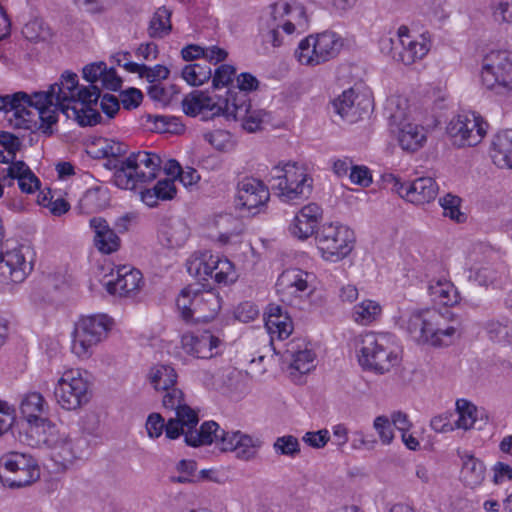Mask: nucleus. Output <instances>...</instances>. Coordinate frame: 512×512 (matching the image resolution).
Wrapping results in <instances>:
<instances>
[{
    "instance_id": "473e14b6",
    "label": "nucleus",
    "mask_w": 512,
    "mask_h": 512,
    "mask_svg": "<svg viewBox=\"0 0 512 512\" xmlns=\"http://www.w3.org/2000/svg\"><path fill=\"white\" fill-rule=\"evenodd\" d=\"M491 158L498 167L512 169V130L502 131L495 136Z\"/></svg>"
},
{
    "instance_id": "f3484780",
    "label": "nucleus",
    "mask_w": 512,
    "mask_h": 512,
    "mask_svg": "<svg viewBox=\"0 0 512 512\" xmlns=\"http://www.w3.org/2000/svg\"><path fill=\"white\" fill-rule=\"evenodd\" d=\"M487 124L475 113H466L453 118L447 131L454 144L462 146H475L481 142L486 134Z\"/></svg>"
},
{
    "instance_id": "9b49d317",
    "label": "nucleus",
    "mask_w": 512,
    "mask_h": 512,
    "mask_svg": "<svg viewBox=\"0 0 512 512\" xmlns=\"http://www.w3.org/2000/svg\"><path fill=\"white\" fill-rule=\"evenodd\" d=\"M90 383L79 370H66L58 379L54 397L64 410L75 411L85 406L91 399Z\"/></svg>"
},
{
    "instance_id": "a878e982",
    "label": "nucleus",
    "mask_w": 512,
    "mask_h": 512,
    "mask_svg": "<svg viewBox=\"0 0 512 512\" xmlns=\"http://www.w3.org/2000/svg\"><path fill=\"white\" fill-rule=\"evenodd\" d=\"M283 359L289 363L290 375L293 378L296 373L303 375L315 367V354L300 341H291L287 344Z\"/></svg>"
},
{
    "instance_id": "3c124183",
    "label": "nucleus",
    "mask_w": 512,
    "mask_h": 512,
    "mask_svg": "<svg viewBox=\"0 0 512 512\" xmlns=\"http://www.w3.org/2000/svg\"><path fill=\"white\" fill-rule=\"evenodd\" d=\"M239 220L231 214L219 215L215 219V226L219 229V240L223 243L230 237L239 233Z\"/></svg>"
},
{
    "instance_id": "aec40b11",
    "label": "nucleus",
    "mask_w": 512,
    "mask_h": 512,
    "mask_svg": "<svg viewBox=\"0 0 512 512\" xmlns=\"http://www.w3.org/2000/svg\"><path fill=\"white\" fill-rule=\"evenodd\" d=\"M47 410L48 404L39 392L27 393L20 403V412L29 423L30 431L35 434L46 428V424L52 423L49 419L42 417Z\"/></svg>"
},
{
    "instance_id": "49530a36",
    "label": "nucleus",
    "mask_w": 512,
    "mask_h": 512,
    "mask_svg": "<svg viewBox=\"0 0 512 512\" xmlns=\"http://www.w3.org/2000/svg\"><path fill=\"white\" fill-rule=\"evenodd\" d=\"M456 414L458 415V418L454 420L456 429L468 430L474 427L477 420L475 405L464 399L457 400Z\"/></svg>"
},
{
    "instance_id": "a18cd8bd",
    "label": "nucleus",
    "mask_w": 512,
    "mask_h": 512,
    "mask_svg": "<svg viewBox=\"0 0 512 512\" xmlns=\"http://www.w3.org/2000/svg\"><path fill=\"white\" fill-rule=\"evenodd\" d=\"M171 12L166 7H160L149 23L148 34L151 38H163L172 29L170 23Z\"/></svg>"
},
{
    "instance_id": "f257e3e1",
    "label": "nucleus",
    "mask_w": 512,
    "mask_h": 512,
    "mask_svg": "<svg viewBox=\"0 0 512 512\" xmlns=\"http://www.w3.org/2000/svg\"><path fill=\"white\" fill-rule=\"evenodd\" d=\"M100 97L97 85L79 88L77 74L67 71L47 91L0 96V111L6 113L14 128L41 130L51 135L59 111L82 127L100 123L102 117L94 108Z\"/></svg>"
},
{
    "instance_id": "774afa93",
    "label": "nucleus",
    "mask_w": 512,
    "mask_h": 512,
    "mask_svg": "<svg viewBox=\"0 0 512 512\" xmlns=\"http://www.w3.org/2000/svg\"><path fill=\"white\" fill-rule=\"evenodd\" d=\"M143 99L142 92L137 88H129L120 94L123 107L127 110L137 108Z\"/></svg>"
},
{
    "instance_id": "bf43d9fd",
    "label": "nucleus",
    "mask_w": 512,
    "mask_h": 512,
    "mask_svg": "<svg viewBox=\"0 0 512 512\" xmlns=\"http://www.w3.org/2000/svg\"><path fill=\"white\" fill-rule=\"evenodd\" d=\"M383 444L388 445L392 442L394 434L389 419L386 416H378L373 424Z\"/></svg>"
},
{
    "instance_id": "bb28decb",
    "label": "nucleus",
    "mask_w": 512,
    "mask_h": 512,
    "mask_svg": "<svg viewBox=\"0 0 512 512\" xmlns=\"http://www.w3.org/2000/svg\"><path fill=\"white\" fill-rule=\"evenodd\" d=\"M269 196L268 188L257 179L245 178L238 184L239 203L249 211L265 205Z\"/></svg>"
},
{
    "instance_id": "f704fd0d",
    "label": "nucleus",
    "mask_w": 512,
    "mask_h": 512,
    "mask_svg": "<svg viewBox=\"0 0 512 512\" xmlns=\"http://www.w3.org/2000/svg\"><path fill=\"white\" fill-rule=\"evenodd\" d=\"M356 99V92L353 88H349L335 97L330 102V105L333 112L339 116V118L348 122H355L360 117L358 107L355 104Z\"/></svg>"
},
{
    "instance_id": "a211bd4d",
    "label": "nucleus",
    "mask_w": 512,
    "mask_h": 512,
    "mask_svg": "<svg viewBox=\"0 0 512 512\" xmlns=\"http://www.w3.org/2000/svg\"><path fill=\"white\" fill-rule=\"evenodd\" d=\"M224 116L227 119L240 121L246 131L255 132L261 129L266 112L252 109L246 93L228 91V105Z\"/></svg>"
},
{
    "instance_id": "c03bdc74",
    "label": "nucleus",
    "mask_w": 512,
    "mask_h": 512,
    "mask_svg": "<svg viewBox=\"0 0 512 512\" xmlns=\"http://www.w3.org/2000/svg\"><path fill=\"white\" fill-rule=\"evenodd\" d=\"M382 311L379 303L372 300H364L353 308V319L361 325H369L377 320Z\"/></svg>"
},
{
    "instance_id": "f03ea898",
    "label": "nucleus",
    "mask_w": 512,
    "mask_h": 512,
    "mask_svg": "<svg viewBox=\"0 0 512 512\" xmlns=\"http://www.w3.org/2000/svg\"><path fill=\"white\" fill-rule=\"evenodd\" d=\"M447 314L436 309L414 310L407 320L406 329L419 343L435 347L449 345L459 336L460 323L453 314Z\"/></svg>"
},
{
    "instance_id": "6ab92c4d",
    "label": "nucleus",
    "mask_w": 512,
    "mask_h": 512,
    "mask_svg": "<svg viewBox=\"0 0 512 512\" xmlns=\"http://www.w3.org/2000/svg\"><path fill=\"white\" fill-rule=\"evenodd\" d=\"M228 105V91L226 97H219L215 101L203 91H193L182 100L183 111L186 115L195 117L203 112H210L212 116L225 115Z\"/></svg>"
},
{
    "instance_id": "72a5a7b5",
    "label": "nucleus",
    "mask_w": 512,
    "mask_h": 512,
    "mask_svg": "<svg viewBox=\"0 0 512 512\" xmlns=\"http://www.w3.org/2000/svg\"><path fill=\"white\" fill-rule=\"evenodd\" d=\"M428 293L434 303L443 306H453L460 300L456 287L446 279L431 280Z\"/></svg>"
},
{
    "instance_id": "13d9d810",
    "label": "nucleus",
    "mask_w": 512,
    "mask_h": 512,
    "mask_svg": "<svg viewBox=\"0 0 512 512\" xmlns=\"http://www.w3.org/2000/svg\"><path fill=\"white\" fill-rule=\"evenodd\" d=\"M329 440L330 435L327 429H321L315 432L309 431L306 432L302 437V441L305 444L315 449H321L325 447Z\"/></svg>"
},
{
    "instance_id": "4c0bfd02",
    "label": "nucleus",
    "mask_w": 512,
    "mask_h": 512,
    "mask_svg": "<svg viewBox=\"0 0 512 512\" xmlns=\"http://www.w3.org/2000/svg\"><path fill=\"white\" fill-rule=\"evenodd\" d=\"M461 458V479L463 483L470 488L481 485L485 478V466L483 462L468 453H464Z\"/></svg>"
},
{
    "instance_id": "ddd939ff",
    "label": "nucleus",
    "mask_w": 512,
    "mask_h": 512,
    "mask_svg": "<svg viewBox=\"0 0 512 512\" xmlns=\"http://www.w3.org/2000/svg\"><path fill=\"white\" fill-rule=\"evenodd\" d=\"M39 478V469L31 457L21 453H11L2 458L0 480L10 488H21Z\"/></svg>"
},
{
    "instance_id": "7ed1b4c3",
    "label": "nucleus",
    "mask_w": 512,
    "mask_h": 512,
    "mask_svg": "<svg viewBox=\"0 0 512 512\" xmlns=\"http://www.w3.org/2000/svg\"><path fill=\"white\" fill-rule=\"evenodd\" d=\"M272 190L284 201L307 198L313 188V179L304 166L297 162H287L274 166L270 171Z\"/></svg>"
},
{
    "instance_id": "0eeeda50",
    "label": "nucleus",
    "mask_w": 512,
    "mask_h": 512,
    "mask_svg": "<svg viewBox=\"0 0 512 512\" xmlns=\"http://www.w3.org/2000/svg\"><path fill=\"white\" fill-rule=\"evenodd\" d=\"M181 316L186 322H208L215 318L221 308V299L213 290L184 288L176 300Z\"/></svg>"
},
{
    "instance_id": "e2e57ef3",
    "label": "nucleus",
    "mask_w": 512,
    "mask_h": 512,
    "mask_svg": "<svg viewBox=\"0 0 512 512\" xmlns=\"http://www.w3.org/2000/svg\"><path fill=\"white\" fill-rule=\"evenodd\" d=\"M146 430L151 438H158L166 431L165 419L159 413H152L146 421Z\"/></svg>"
},
{
    "instance_id": "052dcab7",
    "label": "nucleus",
    "mask_w": 512,
    "mask_h": 512,
    "mask_svg": "<svg viewBox=\"0 0 512 512\" xmlns=\"http://www.w3.org/2000/svg\"><path fill=\"white\" fill-rule=\"evenodd\" d=\"M453 413H443L432 418L430 422L431 428L437 433H446L453 431L455 428Z\"/></svg>"
},
{
    "instance_id": "6e6d98bb",
    "label": "nucleus",
    "mask_w": 512,
    "mask_h": 512,
    "mask_svg": "<svg viewBox=\"0 0 512 512\" xmlns=\"http://www.w3.org/2000/svg\"><path fill=\"white\" fill-rule=\"evenodd\" d=\"M236 69L232 65L222 64L214 72L213 75V87L222 88L228 86L233 77L235 76Z\"/></svg>"
},
{
    "instance_id": "2eb2a0df",
    "label": "nucleus",
    "mask_w": 512,
    "mask_h": 512,
    "mask_svg": "<svg viewBox=\"0 0 512 512\" xmlns=\"http://www.w3.org/2000/svg\"><path fill=\"white\" fill-rule=\"evenodd\" d=\"M29 247L19 245L0 253V281L21 283L33 269Z\"/></svg>"
},
{
    "instance_id": "37998d69",
    "label": "nucleus",
    "mask_w": 512,
    "mask_h": 512,
    "mask_svg": "<svg viewBox=\"0 0 512 512\" xmlns=\"http://www.w3.org/2000/svg\"><path fill=\"white\" fill-rule=\"evenodd\" d=\"M214 265L212 266V277L218 284L228 285L234 283L238 274L235 270L234 264L227 258H219L214 256Z\"/></svg>"
},
{
    "instance_id": "4d7b16f0",
    "label": "nucleus",
    "mask_w": 512,
    "mask_h": 512,
    "mask_svg": "<svg viewBox=\"0 0 512 512\" xmlns=\"http://www.w3.org/2000/svg\"><path fill=\"white\" fill-rule=\"evenodd\" d=\"M204 138L219 151L226 150L231 144L230 133L221 129L205 134Z\"/></svg>"
},
{
    "instance_id": "5fc2aeb1",
    "label": "nucleus",
    "mask_w": 512,
    "mask_h": 512,
    "mask_svg": "<svg viewBox=\"0 0 512 512\" xmlns=\"http://www.w3.org/2000/svg\"><path fill=\"white\" fill-rule=\"evenodd\" d=\"M490 9L495 22L512 23V0H492Z\"/></svg>"
},
{
    "instance_id": "79ce46f5",
    "label": "nucleus",
    "mask_w": 512,
    "mask_h": 512,
    "mask_svg": "<svg viewBox=\"0 0 512 512\" xmlns=\"http://www.w3.org/2000/svg\"><path fill=\"white\" fill-rule=\"evenodd\" d=\"M385 111L389 119L391 129L407 123L408 101L407 99L399 96L390 97L387 100Z\"/></svg>"
},
{
    "instance_id": "603ef678",
    "label": "nucleus",
    "mask_w": 512,
    "mask_h": 512,
    "mask_svg": "<svg viewBox=\"0 0 512 512\" xmlns=\"http://www.w3.org/2000/svg\"><path fill=\"white\" fill-rule=\"evenodd\" d=\"M273 449L280 455L295 457L300 453V444L295 436L285 435L275 440Z\"/></svg>"
},
{
    "instance_id": "4be33fe9",
    "label": "nucleus",
    "mask_w": 512,
    "mask_h": 512,
    "mask_svg": "<svg viewBox=\"0 0 512 512\" xmlns=\"http://www.w3.org/2000/svg\"><path fill=\"white\" fill-rule=\"evenodd\" d=\"M0 180L7 187L14 185L17 180L20 190L30 194L40 187V181L24 161L13 162L0 170Z\"/></svg>"
},
{
    "instance_id": "e433bc0d",
    "label": "nucleus",
    "mask_w": 512,
    "mask_h": 512,
    "mask_svg": "<svg viewBox=\"0 0 512 512\" xmlns=\"http://www.w3.org/2000/svg\"><path fill=\"white\" fill-rule=\"evenodd\" d=\"M409 202L421 205L434 200L438 194L439 187L431 177L417 178L410 183Z\"/></svg>"
},
{
    "instance_id": "7c9ffc66",
    "label": "nucleus",
    "mask_w": 512,
    "mask_h": 512,
    "mask_svg": "<svg viewBox=\"0 0 512 512\" xmlns=\"http://www.w3.org/2000/svg\"><path fill=\"white\" fill-rule=\"evenodd\" d=\"M391 131L396 135L400 147L405 151L415 152L426 142L425 129L414 123H404Z\"/></svg>"
},
{
    "instance_id": "39448f33",
    "label": "nucleus",
    "mask_w": 512,
    "mask_h": 512,
    "mask_svg": "<svg viewBox=\"0 0 512 512\" xmlns=\"http://www.w3.org/2000/svg\"><path fill=\"white\" fill-rule=\"evenodd\" d=\"M161 163L157 154L146 151L131 153L116 174V186L133 190L138 184L154 180L161 170Z\"/></svg>"
},
{
    "instance_id": "58836bf2",
    "label": "nucleus",
    "mask_w": 512,
    "mask_h": 512,
    "mask_svg": "<svg viewBox=\"0 0 512 512\" xmlns=\"http://www.w3.org/2000/svg\"><path fill=\"white\" fill-rule=\"evenodd\" d=\"M147 378L155 390H166L175 386L178 375L171 365L156 364L150 368Z\"/></svg>"
},
{
    "instance_id": "4468645a",
    "label": "nucleus",
    "mask_w": 512,
    "mask_h": 512,
    "mask_svg": "<svg viewBox=\"0 0 512 512\" xmlns=\"http://www.w3.org/2000/svg\"><path fill=\"white\" fill-rule=\"evenodd\" d=\"M162 405L166 410L175 412V416L166 422V437L169 439H177L181 434V425L192 426L199 422L197 412L185 403L182 390L172 386L163 390Z\"/></svg>"
},
{
    "instance_id": "dca6fc26",
    "label": "nucleus",
    "mask_w": 512,
    "mask_h": 512,
    "mask_svg": "<svg viewBox=\"0 0 512 512\" xmlns=\"http://www.w3.org/2000/svg\"><path fill=\"white\" fill-rule=\"evenodd\" d=\"M313 276L301 269H289L284 271L276 283L277 293L282 302L289 305H297L304 297L313 292Z\"/></svg>"
},
{
    "instance_id": "864d4df0",
    "label": "nucleus",
    "mask_w": 512,
    "mask_h": 512,
    "mask_svg": "<svg viewBox=\"0 0 512 512\" xmlns=\"http://www.w3.org/2000/svg\"><path fill=\"white\" fill-rule=\"evenodd\" d=\"M154 121V129L160 133L179 134L184 130L183 124L177 117L170 116H149Z\"/></svg>"
},
{
    "instance_id": "338daca9",
    "label": "nucleus",
    "mask_w": 512,
    "mask_h": 512,
    "mask_svg": "<svg viewBox=\"0 0 512 512\" xmlns=\"http://www.w3.org/2000/svg\"><path fill=\"white\" fill-rule=\"evenodd\" d=\"M175 179L165 178L159 180L153 187L159 199L162 201L171 200L176 195Z\"/></svg>"
},
{
    "instance_id": "20e7f679",
    "label": "nucleus",
    "mask_w": 512,
    "mask_h": 512,
    "mask_svg": "<svg viewBox=\"0 0 512 512\" xmlns=\"http://www.w3.org/2000/svg\"><path fill=\"white\" fill-rule=\"evenodd\" d=\"M481 84L499 97L512 95V53L507 50H492L481 65Z\"/></svg>"
},
{
    "instance_id": "0e129e2a",
    "label": "nucleus",
    "mask_w": 512,
    "mask_h": 512,
    "mask_svg": "<svg viewBox=\"0 0 512 512\" xmlns=\"http://www.w3.org/2000/svg\"><path fill=\"white\" fill-rule=\"evenodd\" d=\"M485 329L493 340L506 339L509 335L508 321L500 322L497 320H489L485 324Z\"/></svg>"
},
{
    "instance_id": "5701e85b",
    "label": "nucleus",
    "mask_w": 512,
    "mask_h": 512,
    "mask_svg": "<svg viewBox=\"0 0 512 512\" xmlns=\"http://www.w3.org/2000/svg\"><path fill=\"white\" fill-rule=\"evenodd\" d=\"M221 435L223 437L221 451L235 452L236 457L244 461L254 459L262 444L258 438L241 433L240 431L228 432V434L222 433Z\"/></svg>"
},
{
    "instance_id": "8fccbe9b",
    "label": "nucleus",
    "mask_w": 512,
    "mask_h": 512,
    "mask_svg": "<svg viewBox=\"0 0 512 512\" xmlns=\"http://www.w3.org/2000/svg\"><path fill=\"white\" fill-rule=\"evenodd\" d=\"M22 34L31 42L47 41L52 36L50 28L41 19H34L26 23Z\"/></svg>"
},
{
    "instance_id": "c85d7f7f",
    "label": "nucleus",
    "mask_w": 512,
    "mask_h": 512,
    "mask_svg": "<svg viewBox=\"0 0 512 512\" xmlns=\"http://www.w3.org/2000/svg\"><path fill=\"white\" fill-rule=\"evenodd\" d=\"M142 274L137 269H131L126 266L118 269L115 281H109L106 284L107 291L110 294H117L121 297H131L141 288Z\"/></svg>"
},
{
    "instance_id": "423d86ee",
    "label": "nucleus",
    "mask_w": 512,
    "mask_h": 512,
    "mask_svg": "<svg viewBox=\"0 0 512 512\" xmlns=\"http://www.w3.org/2000/svg\"><path fill=\"white\" fill-rule=\"evenodd\" d=\"M387 334L367 333L362 336L359 349V363L368 370L378 374L389 372L399 363V356L391 346Z\"/></svg>"
},
{
    "instance_id": "09e8293b",
    "label": "nucleus",
    "mask_w": 512,
    "mask_h": 512,
    "mask_svg": "<svg viewBox=\"0 0 512 512\" xmlns=\"http://www.w3.org/2000/svg\"><path fill=\"white\" fill-rule=\"evenodd\" d=\"M461 202L460 197L451 193L439 199V204L443 208L444 216L449 217L457 223H464L467 219L466 214L460 210Z\"/></svg>"
},
{
    "instance_id": "b1692460",
    "label": "nucleus",
    "mask_w": 512,
    "mask_h": 512,
    "mask_svg": "<svg viewBox=\"0 0 512 512\" xmlns=\"http://www.w3.org/2000/svg\"><path fill=\"white\" fill-rule=\"evenodd\" d=\"M390 42L395 45L393 39H390ZM430 48V40L425 34L420 35L417 39L403 38L400 45L392 47L393 58L404 65H411L423 59Z\"/></svg>"
},
{
    "instance_id": "412c9836",
    "label": "nucleus",
    "mask_w": 512,
    "mask_h": 512,
    "mask_svg": "<svg viewBox=\"0 0 512 512\" xmlns=\"http://www.w3.org/2000/svg\"><path fill=\"white\" fill-rule=\"evenodd\" d=\"M198 422L189 425H181L182 434L185 436L187 445L197 447L201 445H209L215 442L219 449H222V433L228 434V431L221 429L218 423L214 421L204 422L199 429H196Z\"/></svg>"
},
{
    "instance_id": "1a4fd4ad",
    "label": "nucleus",
    "mask_w": 512,
    "mask_h": 512,
    "mask_svg": "<svg viewBox=\"0 0 512 512\" xmlns=\"http://www.w3.org/2000/svg\"><path fill=\"white\" fill-rule=\"evenodd\" d=\"M112 325L113 320L105 314L80 318L72 334V352L80 358L90 357L92 348L107 337Z\"/></svg>"
},
{
    "instance_id": "de8ad7c7",
    "label": "nucleus",
    "mask_w": 512,
    "mask_h": 512,
    "mask_svg": "<svg viewBox=\"0 0 512 512\" xmlns=\"http://www.w3.org/2000/svg\"><path fill=\"white\" fill-rule=\"evenodd\" d=\"M183 79L192 86H200L212 77L211 67L194 63L186 65L182 70Z\"/></svg>"
},
{
    "instance_id": "c9c22d12",
    "label": "nucleus",
    "mask_w": 512,
    "mask_h": 512,
    "mask_svg": "<svg viewBox=\"0 0 512 512\" xmlns=\"http://www.w3.org/2000/svg\"><path fill=\"white\" fill-rule=\"evenodd\" d=\"M189 234V228L184 221L170 219L162 227L161 241L168 248H178L185 244Z\"/></svg>"
},
{
    "instance_id": "a19ab883",
    "label": "nucleus",
    "mask_w": 512,
    "mask_h": 512,
    "mask_svg": "<svg viewBox=\"0 0 512 512\" xmlns=\"http://www.w3.org/2000/svg\"><path fill=\"white\" fill-rule=\"evenodd\" d=\"M290 12V5L288 3L272 4L269 7L268 18L266 19L267 41L271 42L273 46H279L281 41L278 38L279 27L281 25L282 18Z\"/></svg>"
},
{
    "instance_id": "c756f323",
    "label": "nucleus",
    "mask_w": 512,
    "mask_h": 512,
    "mask_svg": "<svg viewBox=\"0 0 512 512\" xmlns=\"http://www.w3.org/2000/svg\"><path fill=\"white\" fill-rule=\"evenodd\" d=\"M94 231V245L102 254H111L120 248L121 240L107 221L101 217H93L89 221Z\"/></svg>"
},
{
    "instance_id": "69168bd1",
    "label": "nucleus",
    "mask_w": 512,
    "mask_h": 512,
    "mask_svg": "<svg viewBox=\"0 0 512 512\" xmlns=\"http://www.w3.org/2000/svg\"><path fill=\"white\" fill-rule=\"evenodd\" d=\"M169 69L163 65H155L154 67H149L145 65V69L143 70V79H146L149 83L156 84L161 80H165L169 77Z\"/></svg>"
},
{
    "instance_id": "9d476101",
    "label": "nucleus",
    "mask_w": 512,
    "mask_h": 512,
    "mask_svg": "<svg viewBox=\"0 0 512 512\" xmlns=\"http://www.w3.org/2000/svg\"><path fill=\"white\" fill-rule=\"evenodd\" d=\"M317 248L325 260L337 262L347 257L355 243L354 232L338 223L322 225L315 236Z\"/></svg>"
},
{
    "instance_id": "cd10ccee",
    "label": "nucleus",
    "mask_w": 512,
    "mask_h": 512,
    "mask_svg": "<svg viewBox=\"0 0 512 512\" xmlns=\"http://www.w3.org/2000/svg\"><path fill=\"white\" fill-rule=\"evenodd\" d=\"M186 353L197 358L207 359L213 356V349L218 347L219 339L209 331L200 334L186 333L181 339Z\"/></svg>"
},
{
    "instance_id": "393cba45",
    "label": "nucleus",
    "mask_w": 512,
    "mask_h": 512,
    "mask_svg": "<svg viewBox=\"0 0 512 512\" xmlns=\"http://www.w3.org/2000/svg\"><path fill=\"white\" fill-rule=\"evenodd\" d=\"M323 211L316 203L304 206L294 217L290 225V232L300 240L308 239L315 233V229L322 220Z\"/></svg>"
},
{
    "instance_id": "6e6552de",
    "label": "nucleus",
    "mask_w": 512,
    "mask_h": 512,
    "mask_svg": "<svg viewBox=\"0 0 512 512\" xmlns=\"http://www.w3.org/2000/svg\"><path fill=\"white\" fill-rule=\"evenodd\" d=\"M342 47L343 39L337 33L324 31L301 40L295 56L303 65L317 66L334 59Z\"/></svg>"
},
{
    "instance_id": "f8f14e48",
    "label": "nucleus",
    "mask_w": 512,
    "mask_h": 512,
    "mask_svg": "<svg viewBox=\"0 0 512 512\" xmlns=\"http://www.w3.org/2000/svg\"><path fill=\"white\" fill-rule=\"evenodd\" d=\"M39 441L50 451L51 459L63 468L71 466L80 458V450L69 434L56 424H46V428L37 433Z\"/></svg>"
},
{
    "instance_id": "680f3d73",
    "label": "nucleus",
    "mask_w": 512,
    "mask_h": 512,
    "mask_svg": "<svg viewBox=\"0 0 512 512\" xmlns=\"http://www.w3.org/2000/svg\"><path fill=\"white\" fill-rule=\"evenodd\" d=\"M173 89V86L165 88L160 83H156L149 86L147 93L154 101L166 105L171 101L172 95L175 93Z\"/></svg>"
},
{
    "instance_id": "2f4dec72",
    "label": "nucleus",
    "mask_w": 512,
    "mask_h": 512,
    "mask_svg": "<svg viewBox=\"0 0 512 512\" xmlns=\"http://www.w3.org/2000/svg\"><path fill=\"white\" fill-rule=\"evenodd\" d=\"M265 327L271 337V343L275 337L279 340L288 338L293 331L290 317L284 314L278 305H270Z\"/></svg>"
},
{
    "instance_id": "ea45409f",
    "label": "nucleus",
    "mask_w": 512,
    "mask_h": 512,
    "mask_svg": "<svg viewBox=\"0 0 512 512\" xmlns=\"http://www.w3.org/2000/svg\"><path fill=\"white\" fill-rule=\"evenodd\" d=\"M213 261L214 255L208 251L194 253L187 260V271L190 275L198 278L199 280L206 281L209 277H212Z\"/></svg>"
}]
</instances>
